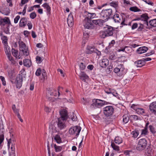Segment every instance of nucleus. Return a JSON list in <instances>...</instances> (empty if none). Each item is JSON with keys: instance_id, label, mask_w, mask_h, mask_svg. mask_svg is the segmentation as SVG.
<instances>
[{"instance_id": "nucleus-36", "label": "nucleus", "mask_w": 156, "mask_h": 156, "mask_svg": "<svg viewBox=\"0 0 156 156\" xmlns=\"http://www.w3.org/2000/svg\"><path fill=\"white\" fill-rule=\"evenodd\" d=\"M149 23L153 27H156V19L150 20Z\"/></svg>"}, {"instance_id": "nucleus-17", "label": "nucleus", "mask_w": 156, "mask_h": 156, "mask_svg": "<svg viewBox=\"0 0 156 156\" xmlns=\"http://www.w3.org/2000/svg\"><path fill=\"white\" fill-rule=\"evenodd\" d=\"M11 25L9 19L8 18L2 19L0 21V25L4 26L5 25Z\"/></svg>"}, {"instance_id": "nucleus-43", "label": "nucleus", "mask_w": 156, "mask_h": 156, "mask_svg": "<svg viewBox=\"0 0 156 156\" xmlns=\"http://www.w3.org/2000/svg\"><path fill=\"white\" fill-rule=\"evenodd\" d=\"M131 22H130L128 23V24L126 22L125 23V19L123 20L122 19V21L121 23V25H129V26H131Z\"/></svg>"}, {"instance_id": "nucleus-14", "label": "nucleus", "mask_w": 156, "mask_h": 156, "mask_svg": "<svg viewBox=\"0 0 156 156\" xmlns=\"http://www.w3.org/2000/svg\"><path fill=\"white\" fill-rule=\"evenodd\" d=\"M109 64V61L107 59L103 58L101 60L99 64L100 66L102 68L106 67Z\"/></svg>"}, {"instance_id": "nucleus-16", "label": "nucleus", "mask_w": 156, "mask_h": 156, "mask_svg": "<svg viewBox=\"0 0 156 156\" xmlns=\"http://www.w3.org/2000/svg\"><path fill=\"white\" fill-rule=\"evenodd\" d=\"M67 22L69 27H72L73 25V18L71 14L69 15L67 19Z\"/></svg>"}, {"instance_id": "nucleus-61", "label": "nucleus", "mask_w": 156, "mask_h": 156, "mask_svg": "<svg viewBox=\"0 0 156 156\" xmlns=\"http://www.w3.org/2000/svg\"><path fill=\"white\" fill-rule=\"evenodd\" d=\"M72 120L73 121H76L77 120V118L75 115L73 114V117L71 118Z\"/></svg>"}, {"instance_id": "nucleus-28", "label": "nucleus", "mask_w": 156, "mask_h": 156, "mask_svg": "<svg viewBox=\"0 0 156 156\" xmlns=\"http://www.w3.org/2000/svg\"><path fill=\"white\" fill-rule=\"evenodd\" d=\"M5 51L7 56L11 55L10 47L7 44L5 45Z\"/></svg>"}, {"instance_id": "nucleus-50", "label": "nucleus", "mask_w": 156, "mask_h": 156, "mask_svg": "<svg viewBox=\"0 0 156 156\" xmlns=\"http://www.w3.org/2000/svg\"><path fill=\"white\" fill-rule=\"evenodd\" d=\"M0 79L2 82L3 85L4 86H5L6 85V82L4 77L2 76H0Z\"/></svg>"}, {"instance_id": "nucleus-10", "label": "nucleus", "mask_w": 156, "mask_h": 156, "mask_svg": "<svg viewBox=\"0 0 156 156\" xmlns=\"http://www.w3.org/2000/svg\"><path fill=\"white\" fill-rule=\"evenodd\" d=\"M104 113L106 116L111 115L113 113L114 109L112 106H107L104 108Z\"/></svg>"}, {"instance_id": "nucleus-3", "label": "nucleus", "mask_w": 156, "mask_h": 156, "mask_svg": "<svg viewBox=\"0 0 156 156\" xmlns=\"http://www.w3.org/2000/svg\"><path fill=\"white\" fill-rule=\"evenodd\" d=\"M114 28L110 26H108L104 28V30L100 33V36L104 38L107 37L111 36L113 35V31L115 30Z\"/></svg>"}, {"instance_id": "nucleus-56", "label": "nucleus", "mask_w": 156, "mask_h": 156, "mask_svg": "<svg viewBox=\"0 0 156 156\" xmlns=\"http://www.w3.org/2000/svg\"><path fill=\"white\" fill-rule=\"evenodd\" d=\"M20 18V16L19 15H18L14 19V23H18V21Z\"/></svg>"}, {"instance_id": "nucleus-23", "label": "nucleus", "mask_w": 156, "mask_h": 156, "mask_svg": "<svg viewBox=\"0 0 156 156\" xmlns=\"http://www.w3.org/2000/svg\"><path fill=\"white\" fill-rule=\"evenodd\" d=\"M94 46L88 45L86 48V53L88 54H91L94 52Z\"/></svg>"}, {"instance_id": "nucleus-34", "label": "nucleus", "mask_w": 156, "mask_h": 156, "mask_svg": "<svg viewBox=\"0 0 156 156\" xmlns=\"http://www.w3.org/2000/svg\"><path fill=\"white\" fill-rule=\"evenodd\" d=\"M0 35L2 36L1 39L2 41V42L4 43L5 45L7 44L8 39L7 37L5 36H2V34H0Z\"/></svg>"}, {"instance_id": "nucleus-45", "label": "nucleus", "mask_w": 156, "mask_h": 156, "mask_svg": "<svg viewBox=\"0 0 156 156\" xmlns=\"http://www.w3.org/2000/svg\"><path fill=\"white\" fill-rule=\"evenodd\" d=\"M36 59V61L37 62V63H41L43 60L42 58L38 56H37Z\"/></svg>"}, {"instance_id": "nucleus-24", "label": "nucleus", "mask_w": 156, "mask_h": 156, "mask_svg": "<svg viewBox=\"0 0 156 156\" xmlns=\"http://www.w3.org/2000/svg\"><path fill=\"white\" fill-rule=\"evenodd\" d=\"M135 64L137 67H140L145 65V62L143 60H141L136 61Z\"/></svg>"}, {"instance_id": "nucleus-13", "label": "nucleus", "mask_w": 156, "mask_h": 156, "mask_svg": "<svg viewBox=\"0 0 156 156\" xmlns=\"http://www.w3.org/2000/svg\"><path fill=\"white\" fill-rule=\"evenodd\" d=\"M41 73H42L43 78L44 80L47 79L46 73L44 69L41 71L40 68L38 69L36 72L35 74L37 76H39L40 75Z\"/></svg>"}, {"instance_id": "nucleus-46", "label": "nucleus", "mask_w": 156, "mask_h": 156, "mask_svg": "<svg viewBox=\"0 0 156 156\" xmlns=\"http://www.w3.org/2000/svg\"><path fill=\"white\" fill-rule=\"evenodd\" d=\"M105 20L101 19L98 20V25L100 26H102L103 25V23L105 22Z\"/></svg>"}, {"instance_id": "nucleus-20", "label": "nucleus", "mask_w": 156, "mask_h": 156, "mask_svg": "<svg viewBox=\"0 0 156 156\" xmlns=\"http://www.w3.org/2000/svg\"><path fill=\"white\" fill-rule=\"evenodd\" d=\"M12 55L16 59H20L21 58V54H20L19 55H18V51L17 50H16L14 48H12Z\"/></svg>"}, {"instance_id": "nucleus-25", "label": "nucleus", "mask_w": 156, "mask_h": 156, "mask_svg": "<svg viewBox=\"0 0 156 156\" xmlns=\"http://www.w3.org/2000/svg\"><path fill=\"white\" fill-rule=\"evenodd\" d=\"M80 77L81 80L84 81L88 78V76L83 72H81L80 74Z\"/></svg>"}, {"instance_id": "nucleus-22", "label": "nucleus", "mask_w": 156, "mask_h": 156, "mask_svg": "<svg viewBox=\"0 0 156 156\" xmlns=\"http://www.w3.org/2000/svg\"><path fill=\"white\" fill-rule=\"evenodd\" d=\"M11 145V151H15V143L13 142V143L12 142V140L11 138H10L9 139V141L8 142V147L9 148L10 147V144Z\"/></svg>"}, {"instance_id": "nucleus-48", "label": "nucleus", "mask_w": 156, "mask_h": 156, "mask_svg": "<svg viewBox=\"0 0 156 156\" xmlns=\"http://www.w3.org/2000/svg\"><path fill=\"white\" fill-rule=\"evenodd\" d=\"M113 89L109 88L108 89L105 90V92L107 94H110L113 93Z\"/></svg>"}, {"instance_id": "nucleus-58", "label": "nucleus", "mask_w": 156, "mask_h": 156, "mask_svg": "<svg viewBox=\"0 0 156 156\" xmlns=\"http://www.w3.org/2000/svg\"><path fill=\"white\" fill-rule=\"evenodd\" d=\"M131 50V48L130 47L127 46L125 47V52L126 53H129Z\"/></svg>"}, {"instance_id": "nucleus-15", "label": "nucleus", "mask_w": 156, "mask_h": 156, "mask_svg": "<svg viewBox=\"0 0 156 156\" xmlns=\"http://www.w3.org/2000/svg\"><path fill=\"white\" fill-rule=\"evenodd\" d=\"M150 110L151 113L156 114V102H153L149 105Z\"/></svg>"}, {"instance_id": "nucleus-7", "label": "nucleus", "mask_w": 156, "mask_h": 156, "mask_svg": "<svg viewBox=\"0 0 156 156\" xmlns=\"http://www.w3.org/2000/svg\"><path fill=\"white\" fill-rule=\"evenodd\" d=\"M147 144V142L145 139H140L139 140L136 146V150L138 151H141L144 150L146 148Z\"/></svg>"}, {"instance_id": "nucleus-60", "label": "nucleus", "mask_w": 156, "mask_h": 156, "mask_svg": "<svg viewBox=\"0 0 156 156\" xmlns=\"http://www.w3.org/2000/svg\"><path fill=\"white\" fill-rule=\"evenodd\" d=\"M27 25L28 27V29H32L33 25L32 23H31V22H29L28 23Z\"/></svg>"}, {"instance_id": "nucleus-4", "label": "nucleus", "mask_w": 156, "mask_h": 156, "mask_svg": "<svg viewBox=\"0 0 156 156\" xmlns=\"http://www.w3.org/2000/svg\"><path fill=\"white\" fill-rule=\"evenodd\" d=\"M113 15V11L111 9L102 10L100 13L101 17L104 19L105 21L111 18Z\"/></svg>"}, {"instance_id": "nucleus-40", "label": "nucleus", "mask_w": 156, "mask_h": 156, "mask_svg": "<svg viewBox=\"0 0 156 156\" xmlns=\"http://www.w3.org/2000/svg\"><path fill=\"white\" fill-rule=\"evenodd\" d=\"M141 135L142 136H145L147 134V129L144 128V129H142Z\"/></svg>"}, {"instance_id": "nucleus-33", "label": "nucleus", "mask_w": 156, "mask_h": 156, "mask_svg": "<svg viewBox=\"0 0 156 156\" xmlns=\"http://www.w3.org/2000/svg\"><path fill=\"white\" fill-rule=\"evenodd\" d=\"M136 112L138 114L142 115L145 113L144 109L140 108H137L135 109Z\"/></svg>"}, {"instance_id": "nucleus-64", "label": "nucleus", "mask_w": 156, "mask_h": 156, "mask_svg": "<svg viewBox=\"0 0 156 156\" xmlns=\"http://www.w3.org/2000/svg\"><path fill=\"white\" fill-rule=\"evenodd\" d=\"M115 43V41L114 40H112L111 43H109V47L110 48L113 46V44Z\"/></svg>"}, {"instance_id": "nucleus-30", "label": "nucleus", "mask_w": 156, "mask_h": 156, "mask_svg": "<svg viewBox=\"0 0 156 156\" xmlns=\"http://www.w3.org/2000/svg\"><path fill=\"white\" fill-rule=\"evenodd\" d=\"M122 122L124 124H126L129 122V117L127 114L124 115L123 116Z\"/></svg>"}, {"instance_id": "nucleus-37", "label": "nucleus", "mask_w": 156, "mask_h": 156, "mask_svg": "<svg viewBox=\"0 0 156 156\" xmlns=\"http://www.w3.org/2000/svg\"><path fill=\"white\" fill-rule=\"evenodd\" d=\"M111 146L113 149L115 151H118L119 150V147L118 146L115 145L113 142H112Z\"/></svg>"}, {"instance_id": "nucleus-35", "label": "nucleus", "mask_w": 156, "mask_h": 156, "mask_svg": "<svg viewBox=\"0 0 156 156\" xmlns=\"http://www.w3.org/2000/svg\"><path fill=\"white\" fill-rule=\"evenodd\" d=\"M54 139L58 143H60L62 142L61 138L59 135H56L54 137Z\"/></svg>"}, {"instance_id": "nucleus-1", "label": "nucleus", "mask_w": 156, "mask_h": 156, "mask_svg": "<svg viewBox=\"0 0 156 156\" xmlns=\"http://www.w3.org/2000/svg\"><path fill=\"white\" fill-rule=\"evenodd\" d=\"M60 117L58 118L57 126L58 128L62 130L66 127L65 122L68 118L67 111L65 109L59 111Z\"/></svg>"}, {"instance_id": "nucleus-53", "label": "nucleus", "mask_w": 156, "mask_h": 156, "mask_svg": "<svg viewBox=\"0 0 156 156\" xmlns=\"http://www.w3.org/2000/svg\"><path fill=\"white\" fill-rule=\"evenodd\" d=\"M146 3L147 4L149 5H151L152 6L154 5V3L151 2L149 0H142Z\"/></svg>"}, {"instance_id": "nucleus-38", "label": "nucleus", "mask_w": 156, "mask_h": 156, "mask_svg": "<svg viewBox=\"0 0 156 156\" xmlns=\"http://www.w3.org/2000/svg\"><path fill=\"white\" fill-rule=\"evenodd\" d=\"M54 147L55 151L56 152H60L61 151L62 149V147L57 146L55 144L54 145Z\"/></svg>"}, {"instance_id": "nucleus-5", "label": "nucleus", "mask_w": 156, "mask_h": 156, "mask_svg": "<svg viewBox=\"0 0 156 156\" xmlns=\"http://www.w3.org/2000/svg\"><path fill=\"white\" fill-rule=\"evenodd\" d=\"M19 43L20 47V54H21V55H23L26 56H28L29 54V51L25 43L21 41L19 42Z\"/></svg>"}, {"instance_id": "nucleus-12", "label": "nucleus", "mask_w": 156, "mask_h": 156, "mask_svg": "<svg viewBox=\"0 0 156 156\" xmlns=\"http://www.w3.org/2000/svg\"><path fill=\"white\" fill-rule=\"evenodd\" d=\"M103 101L99 99L94 100H93L94 103L91 104V105L95 106V107L99 108L103 105H104Z\"/></svg>"}, {"instance_id": "nucleus-49", "label": "nucleus", "mask_w": 156, "mask_h": 156, "mask_svg": "<svg viewBox=\"0 0 156 156\" xmlns=\"http://www.w3.org/2000/svg\"><path fill=\"white\" fill-rule=\"evenodd\" d=\"M12 108L16 113L17 114L18 113H19V110L16 108L15 105H14L12 106Z\"/></svg>"}, {"instance_id": "nucleus-62", "label": "nucleus", "mask_w": 156, "mask_h": 156, "mask_svg": "<svg viewBox=\"0 0 156 156\" xmlns=\"http://www.w3.org/2000/svg\"><path fill=\"white\" fill-rule=\"evenodd\" d=\"M154 53V51H151L150 53H147L146 54V56H149Z\"/></svg>"}, {"instance_id": "nucleus-8", "label": "nucleus", "mask_w": 156, "mask_h": 156, "mask_svg": "<svg viewBox=\"0 0 156 156\" xmlns=\"http://www.w3.org/2000/svg\"><path fill=\"white\" fill-rule=\"evenodd\" d=\"M124 69V65L120 64L114 69V71L115 73H118L119 76H121L125 73Z\"/></svg>"}, {"instance_id": "nucleus-41", "label": "nucleus", "mask_w": 156, "mask_h": 156, "mask_svg": "<svg viewBox=\"0 0 156 156\" xmlns=\"http://www.w3.org/2000/svg\"><path fill=\"white\" fill-rule=\"evenodd\" d=\"M149 128L150 131L153 134H154L156 132L153 126L151 125L149 126Z\"/></svg>"}, {"instance_id": "nucleus-55", "label": "nucleus", "mask_w": 156, "mask_h": 156, "mask_svg": "<svg viewBox=\"0 0 156 156\" xmlns=\"http://www.w3.org/2000/svg\"><path fill=\"white\" fill-rule=\"evenodd\" d=\"M109 58L111 60L115 59V56L113 53H110L109 56Z\"/></svg>"}, {"instance_id": "nucleus-6", "label": "nucleus", "mask_w": 156, "mask_h": 156, "mask_svg": "<svg viewBox=\"0 0 156 156\" xmlns=\"http://www.w3.org/2000/svg\"><path fill=\"white\" fill-rule=\"evenodd\" d=\"M93 22L92 20L84 19L83 20V23L85 29L91 30L95 28V26L93 23Z\"/></svg>"}, {"instance_id": "nucleus-57", "label": "nucleus", "mask_w": 156, "mask_h": 156, "mask_svg": "<svg viewBox=\"0 0 156 156\" xmlns=\"http://www.w3.org/2000/svg\"><path fill=\"white\" fill-rule=\"evenodd\" d=\"M130 118H132L135 120H137L139 119L138 117L136 115H131L130 116Z\"/></svg>"}, {"instance_id": "nucleus-39", "label": "nucleus", "mask_w": 156, "mask_h": 156, "mask_svg": "<svg viewBox=\"0 0 156 156\" xmlns=\"http://www.w3.org/2000/svg\"><path fill=\"white\" fill-rule=\"evenodd\" d=\"M129 10L134 12H139L141 10L140 9H139L136 6L130 7Z\"/></svg>"}, {"instance_id": "nucleus-29", "label": "nucleus", "mask_w": 156, "mask_h": 156, "mask_svg": "<svg viewBox=\"0 0 156 156\" xmlns=\"http://www.w3.org/2000/svg\"><path fill=\"white\" fill-rule=\"evenodd\" d=\"M23 62L24 66L27 67H30L31 64V61L28 59H24Z\"/></svg>"}, {"instance_id": "nucleus-54", "label": "nucleus", "mask_w": 156, "mask_h": 156, "mask_svg": "<svg viewBox=\"0 0 156 156\" xmlns=\"http://www.w3.org/2000/svg\"><path fill=\"white\" fill-rule=\"evenodd\" d=\"M8 74L10 78H15V76L12 71L8 72Z\"/></svg>"}, {"instance_id": "nucleus-47", "label": "nucleus", "mask_w": 156, "mask_h": 156, "mask_svg": "<svg viewBox=\"0 0 156 156\" xmlns=\"http://www.w3.org/2000/svg\"><path fill=\"white\" fill-rule=\"evenodd\" d=\"M138 23H134L133 24L131 27V29L134 30L138 27Z\"/></svg>"}, {"instance_id": "nucleus-21", "label": "nucleus", "mask_w": 156, "mask_h": 156, "mask_svg": "<svg viewBox=\"0 0 156 156\" xmlns=\"http://www.w3.org/2000/svg\"><path fill=\"white\" fill-rule=\"evenodd\" d=\"M9 60V63L12 65L14 66H16L18 64V63L12 57L11 55L7 56Z\"/></svg>"}, {"instance_id": "nucleus-31", "label": "nucleus", "mask_w": 156, "mask_h": 156, "mask_svg": "<svg viewBox=\"0 0 156 156\" xmlns=\"http://www.w3.org/2000/svg\"><path fill=\"white\" fill-rule=\"evenodd\" d=\"M42 6L44 8L46 9L47 12L50 13L51 11V7L48 3H45L42 5Z\"/></svg>"}, {"instance_id": "nucleus-9", "label": "nucleus", "mask_w": 156, "mask_h": 156, "mask_svg": "<svg viewBox=\"0 0 156 156\" xmlns=\"http://www.w3.org/2000/svg\"><path fill=\"white\" fill-rule=\"evenodd\" d=\"M81 130V127L78 126H76L70 128L69 130V133L70 134H75L78 136Z\"/></svg>"}, {"instance_id": "nucleus-51", "label": "nucleus", "mask_w": 156, "mask_h": 156, "mask_svg": "<svg viewBox=\"0 0 156 156\" xmlns=\"http://www.w3.org/2000/svg\"><path fill=\"white\" fill-rule=\"evenodd\" d=\"M80 67L81 70H83L85 68V66L83 62H81L80 64Z\"/></svg>"}, {"instance_id": "nucleus-63", "label": "nucleus", "mask_w": 156, "mask_h": 156, "mask_svg": "<svg viewBox=\"0 0 156 156\" xmlns=\"http://www.w3.org/2000/svg\"><path fill=\"white\" fill-rule=\"evenodd\" d=\"M17 116L18 118L20 120V122H22L23 121V119H21V117L20 114H19V113H18L17 114Z\"/></svg>"}, {"instance_id": "nucleus-59", "label": "nucleus", "mask_w": 156, "mask_h": 156, "mask_svg": "<svg viewBox=\"0 0 156 156\" xmlns=\"http://www.w3.org/2000/svg\"><path fill=\"white\" fill-rule=\"evenodd\" d=\"M4 135L3 134H0V145L4 140Z\"/></svg>"}, {"instance_id": "nucleus-26", "label": "nucleus", "mask_w": 156, "mask_h": 156, "mask_svg": "<svg viewBox=\"0 0 156 156\" xmlns=\"http://www.w3.org/2000/svg\"><path fill=\"white\" fill-rule=\"evenodd\" d=\"M112 19L115 23H120L121 19L119 17V15L118 14H115L113 16Z\"/></svg>"}, {"instance_id": "nucleus-27", "label": "nucleus", "mask_w": 156, "mask_h": 156, "mask_svg": "<svg viewBox=\"0 0 156 156\" xmlns=\"http://www.w3.org/2000/svg\"><path fill=\"white\" fill-rule=\"evenodd\" d=\"M96 16V14L95 13H90L88 12V13L87 14V16L85 17V19L87 20H92V19L95 18Z\"/></svg>"}, {"instance_id": "nucleus-18", "label": "nucleus", "mask_w": 156, "mask_h": 156, "mask_svg": "<svg viewBox=\"0 0 156 156\" xmlns=\"http://www.w3.org/2000/svg\"><path fill=\"white\" fill-rule=\"evenodd\" d=\"M27 19L25 17L22 18L19 23V26L21 27H24L27 23Z\"/></svg>"}, {"instance_id": "nucleus-42", "label": "nucleus", "mask_w": 156, "mask_h": 156, "mask_svg": "<svg viewBox=\"0 0 156 156\" xmlns=\"http://www.w3.org/2000/svg\"><path fill=\"white\" fill-rule=\"evenodd\" d=\"M131 134L133 135V137L134 138H136L138 136L139 133L138 131H134L132 132Z\"/></svg>"}, {"instance_id": "nucleus-2", "label": "nucleus", "mask_w": 156, "mask_h": 156, "mask_svg": "<svg viewBox=\"0 0 156 156\" xmlns=\"http://www.w3.org/2000/svg\"><path fill=\"white\" fill-rule=\"evenodd\" d=\"M149 19L148 16V14L147 13L143 14L140 16V17L134 20H140L143 21V24L142 23H138V24L140 25L138 27L137 30L138 31H141L144 28V25L148 26V20Z\"/></svg>"}, {"instance_id": "nucleus-19", "label": "nucleus", "mask_w": 156, "mask_h": 156, "mask_svg": "<svg viewBox=\"0 0 156 156\" xmlns=\"http://www.w3.org/2000/svg\"><path fill=\"white\" fill-rule=\"evenodd\" d=\"M148 50L147 47L143 46L139 48L136 50L137 53L138 54H141L146 52Z\"/></svg>"}, {"instance_id": "nucleus-32", "label": "nucleus", "mask_w": 156, "mask_h": 156, "mask_svg": "<svg viewBox=\"0 0 156 156\" xmlns=\"http://www.w3.org/2000/svg\"><path fill=\"white\" fill-rule=\"evenodd\" d=\"M114 141L115 143L119 144L122 142V140L121 137L117 136L115 137Z\"/></svg>"}, {"instance_id": "nucleus-52", "label": "nucleus", "mask_w": 156, "mask_h": 156, "mask_svg": "<svg viewBox=\"0 0 156 156\" xmlns=\"http://www.w3.org/2000/svg\"><path fill=\"white\" fill-rule=\"evenodd\" d=\"M110 5L111 6L115 8H116L118 6V4L116 2H112L110 3Z\"/></svg>"}, {"instance_id": "nucleus-11", "label": "nucleus", "mask_w": 156, "mask_h": 156, "mask_svg": "<svg viewBox=\"0 0 156 156\" xmlns=\"http://www.w3.org/2000/svg\"><path fill=\"white\" fill-rule=\"evenodd\" d=\"M22 76L19 74L16 77V86L17 88H20L22 86L23 79Z\"/></svg>"}, {"instance_id": "nucleus-44", "label": "nucleus", "mask_w": 156, "mask_h": 156, "mask_svg": "<svg viewBox=\"0 0 156 156\" xmlns=\"http://www.w3.org/2000/svg\"><path fill=\"white\" fill-rule=\"evenodd\" d=\"M36 16V14L34 12L31 13L30 15V17L33 19H34Z\"/></svg>"}]
</instances>
